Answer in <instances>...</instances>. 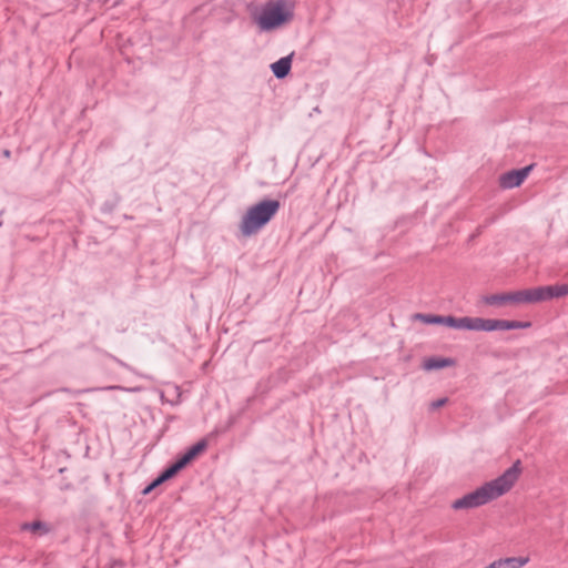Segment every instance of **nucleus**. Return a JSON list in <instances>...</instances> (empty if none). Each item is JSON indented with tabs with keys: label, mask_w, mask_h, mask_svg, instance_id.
I'll use <instances>...</instances> for the list:
<instances>
[{
	"label": "nucleus",
	"mask_w": 568,
	"mask_h": 568,
	"mask_svg": "<svg viewBox=\"0 0 568 568\" xmlns=\"http://www.w3.org/2000/svg\"><path fill=\"white\" fill-rule=\"evenodd\" d=\"M532 303L549 301L568 295V283L531 288Z\"/></svg>",
	"instance_id": "nucleus-6"
},
{
	"label": "nucleus",
	"mask_w": 568,
	"mask_h": 568,
	"mask_svg": "<svg viewBox=\"0 0 568 568\" xmlns=\"http://www.w3.org/2000/svg\"><path fill=\"white\" fill-rule=\"evenodd\" d=\"M486 568H507L503 559H498L489 564Z\"/></svg>",
	"instance_id": "nucleus-19"
},
{
	"label": "nucleus",
	"mask_w": 568,
	"mask_h": 568,
	"mask_svg": "<svg viewBox=\"0 0 568 568\" xmlns=\"http://www.w3.org/2000/svg\"><path fill=\"white\" fill-rule=\"evenodd\" d=\"M483 302L485 304L491 305V306H500L506 303L531 304L532 303L531 288L508 292V293L485 295L483 297Z\"/></svg>",
	"instance_id": "nucleus-4"
},
{
	"label": "nucleus",
	"mask_w": 568,
	"mask_h": 568,
	"mask_svg": "<svg viewBox=\"0 0 568 568\" xmlns=\"http://www.w3.org/2000/svg\"><path fill=\"white\" fill-rule=\"evenodd\" d=\"M21 529L33 531V532L38 534L39 536H44L50 531L49 526L41 520L24 523L21 525Z\"/></svg>",
	"instance_id": "nucleus-11"
},
{
	"label": "nucleus",
	"mask_w": 568,
	"mask_h": 568,
	"mask_svg": "<svg viewBox=\"0 0 568 568\" xmlns=\"http://www.w3.org/2000/svg\"><path fill=\"white\" fill-rule=\"evenodd\" d=\"M10 154H11V153H10V151H9V150H4V151H3V155H4L6 158H9V156H10Z\"/></svg>",
	"instance_id": "nucleus-25"
},
{
	"label": "nucleus",
	"mask_w": 568,
	"mask_h": 568,
	"mask_svg": "<svg viewBox=\"0 0 568 568\" xmlns=\"http://www.w3.org/2000/svg\"><path fill=\"white\" fill-rule=\"evenodd\" d=\"M486 568V567H485Z\"/></svg>",
	"instance_id": "nucleus-27"
},
{
	"label": "nucleus",
	"mask_w": 568,
	"mask_h": 568,
	"mask_svg": "<svg viewBox=\"0 0 568 568\" xmlns=\"http://www.w3.org/2000/svg\"><path fill=\"white\" fill-rule=\"evenodd\" d=\"M112 359H113L118 365H120L121 367H124L125 369L132 371V367H131L129 364L124 363L122 359H120V358H118V357H115V356H112Z\"/></svg>",
	"instance_id": "nucleus-20"
},
{
	"label": "nucleus",
	"mask_w": 568,
	"mask_h": 568,
	"mask_svg": "<svg viewBox=\"0 0 568 568\" xmlns=\"http://www.w3.org/2000/svg\"><path fill=\"white\" fill-rule=\"evenodd\" d=\"M121 202V196L118 193L113 194L111 200L103 202L101 211L103 213H112Z\"/></svg>",
	"instance_id": "nucleus-14"
},
{
	"label": "nucleus",
	"mask_w": 568,
	"mask_h": 568,
	"mask_svg": "<svg viewBox=\"0 0 568 568\" xmlns=\"http://www.w3.org/2000/svg\"><path fill=\"white\" fill-rule=\"evenodd\" d=\"M280 209L281 202L268 197L251 205L242 216L239 225L242 235L248 237L258 233L275 217Z\"/></svg>",
	"instance_id": "nucleus-2"
},
{
	"label": "nucleus",
	"mask_w": 568,
	"mask_h": 568,
	"mask_svg": "<svg viewBox=\"0 0 568 568\" xmlns=\"http://www.w3.org/2000/svg\"><path fill=\"white\" fill-rule=\"evenodd\" d=\"M293 17V9L287 7L286 0H275L262 7L255 21L262 31H272L290 22Z\"/></svg>",
	"instance_id": "nucleus-3"
},
{
	"label": "nucleus",
	"mask_w": 568,
	"mask_h": 568,
	"mask_svg": "<svg viewBox=\"0 0 568 568\" xmlns=\"http://www.w3.org/2000/svg\"><path fill=\"white\" fill-rule=\"evenodd\" d=\"M447 400H448V399H447L446 397H444V398H439V399H437V400H434V402H432V404H430V408H432V409L439 408V407L444 406V405L447 403Z\"/></svg>",
	"instance_id": "nucleus-18"
},
{
	"label": "nucleus",
	"mask_w": 568,
	"mask_h": 568,
	"mask_svg": "<svg viewBox=\"0 0 568 568\" xmlns=\"http://www.w3.org/2000/svg\"><path fill=\"white\" fill-rule=\"evenodd\" d=\"M530 325H531L530 322L478 317L477 331H484V332L509 331V329L527 328Z\"/></svg>",
	"instance_id": "nucleus-5"
},
{
	"label": "nucleus",
	"mask_w": 568,
	"mask_h": 568,
	"mask_svg": "<svg viewBox=\"0 0 568 568\" xmlns=\"http://www.w3.org/2000/svg\"><path fill=\"white\" fill-rule=\"evenodd\" d=\"M532 168H534V164H529L527 166H524L520 169H514V170L503 173L499 178L500 187L505 189V190L518 187L527 179V176L531 172Z\"/></svg>",
	"instance_id": "nucleus-7"
},
{
	"label": "nucleus",
	"mask_w": 568,
	"mask_h": 568,
	"mask_svg": "<svg viewBox=\"0 0 568 568\" xmlns=\"http://www.w3.org/2000/svg\"><path fill=\"white\" fill-rule=\"evenodd\" d=\"M182 469H183V467L175 459L174 463H172L166 468H164L159 475L166 481V480L173 478Z\"/></svg>",
	"instance_id": "nucleus-12"
},
{
	"label": "nucleus",
	"mask_w": 568,
	"mask_h": 568,
	"mask_svg": "<svg viewBox=\"0 0 568 568\" xmlns=\"http://www.w3.org/2000/svg\"><path fill=\"white\" fill-rule=\"evenodd\" d=\"M440 316L442 315H435V314H423L418 313L415 315L416 320H419L420 322L429 325H439L440 324Z\"/></svg>",
	"instance_id": "nucleus-15"
},
{
	"label": "nucleus",
	"mask_w": 568,
	"mask_h": 568,
	"mask_svg": "<svg viewBox=\"0 0 568 568\" xmlns=\"http://www.w3.org/2000/svg\"><path fill=\"white\" fill-rule=\"evenodd\" d=\"M454 364V359L449 357H437L432 356L426 358L423 362V368L425 371H435V369H442L448 366H452Z\"/></svg>",
	"instance_id": "nucleus-10"
},
{
	"label": "nucleus",
	"mask_w": 568,
	"mask_h": 568,
	"mask_svg": "<svg viewBox=\"0 0 568 568\" xmlns=\"http://www.w3.org/2000/svg\"><path fill=\"white\" fill-rule=\"evenodd\" d=\"M501 559L507 568H521L529 561L528 557H508Z\"/></svg>",
	"instance_id": "nucleus-13"
},
{
	"label": "nucleus",
	"mask_w": 568,
	"mask_h": 568,
	"mask_svg": "<svg viewBox=\"0 0 568 568\" xmlns=\"http://www.w3.org/2000/svg\"><path fill=\"white\" fill-rule=\"evenodd\" d=\"M293 57L294 52H291L290 54L280 58L277 61L273 62L270 65L271 71L276 79L283 80L290 74L292 69Z\"/></svg>",
	"instance_id": "nucleus-8"
},
{
	"label": "nucleus",
	"mask_w": 568,
	"mask_h": 568,
	"mask_svg": "<svg viewBox=\"0 0 568 568\" xmlns=\"http://www.w3.org/2000/svg\"><path fill=\"white\" fill-rule=\"evenodd\" d=\"M151 483H152V485L154 486V489H155L156 487H159L160 485L165 483V480L160 475H158Z\"/></svg>",
	"instance_id": "nucleus-22"
},
{
	"label": "nucleus",
	"mask_w": 568,
	"mask_h": 568,
	"mask_svg": "<svg viewBox=\"0 0 568 568\" xmlns=\"http://www.w3.org/2000/svg\"><path fill=\"white\" fill-rule=\"evenodd\" d=\"M152 490H154V486L150 483L142 489V494L149 495Z\"/></svg>",
	"instance_id": "nucleus-24"
},
{
	"label": "nucleus",
	"mask_w": 568,
	"mask_h": 568,
	"mask_svg": "<svg viewBox=\"0 0 568 568\" xmlns=\"http://www.w3.org/2000/svg\"><path fill=\"white\" fill-rule=\"evenodd\" d=\"M110 389L120 388L119 386H110Z\"/></svg>",
	"instance_id": "nucleus-26"
},
{
	"label": "nucleus",
	"mask_w": 568,
	"mask_h": 568,
	"mask_svg": "<svg viewBox=\"0 0 568 568\" xmlns=\"http://www.w3.org/2000/svg\"><path fill=\"white\" fill-rule=\"evenodd\" d=\"M151 483H152V485L154 486V489H155L156 487H159L160 485L165 483V480L160 475H158Z\"/></svg>",
	"instance_id": "nucleus-23"
},
{
	"label": "nucleus",
	"mask_w": 568,
	"mask_h": 568,
	"mask_svg": "<svg viewBox=\"0 0 568 568\" xmlns=\"http://www.w3.org/2000/svg\"><path fill=\"white\" fill-rule=\"evenodd\" d=\"M463 322H464V317H455V321H454V328L455 329H463Z\"/></svg>",
	"instance_id": "nucleus-21"
},
{
	"label": "nucleus",
	"mask_w": 568,
	"mask_h": 568,
	"mask_svg": "<svg viewBox=\"0 0 568 568\" xmlns=\"http://www.w3.org/2000/svg\"><path fill=\"white\" fill-rule=\"evenodd\" d=\"M454 321H455V316H453V315H447V316L442 315L439 325H446L450 328H454V325H453Z\"/></svg>",
	"instance_id": "nucleus-17"
},
{
	"label": "nucleus",
	"mask_w": 568,
	"mask_h": 568,
	"mask_svg": "<svg viewBox=\"0 0 568 568\" xmlns=\"http://www.w3.org/2000/svg\"><path fill=\"white\" fill-rule=\"evenodd\" d=\"M206 447V439H200L197 443L189 447L182 455H180L176 460L183 468H185L192 460H194L201 453H203Z\"/></svg>",
	"instance_id": "nucleus-9"
},
{
	"label": "nucleus",
	"mask_w": 568,
	"mask_h": 568,
	"mask_svg": "<svg viewBox=\"0 0 568 568\" xmlns=\"http://www.w3.org/2000/svg\"><path fill=\"white\" fill-rule=\"evenodd\" d=\"M521 473V463L516 460L497 478L485 483L474 491L464 495L452 504V508L471 509L483 506L509 491L519 478Z\"/></svg>",
	"instance_id": "nucleus-1"
},
{
	"label": "nucleus",
	"mask_w": 568,
	"mask_h": 568,
	"mask_svg": "<svg viewBox=\"0 0 568 568\" xmlns=\"http://www.w3.org/2000/svg\"><path fill=\"white\" fill-rule=\"evenodd\" d=\"M478 317L464 316L463 329L477 331Z\"/></svg>",
	"instance_id": "nucleus-16"
}]
</instances>
